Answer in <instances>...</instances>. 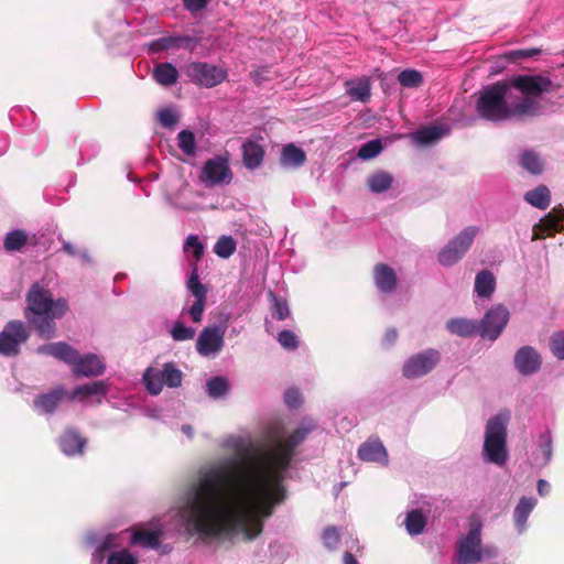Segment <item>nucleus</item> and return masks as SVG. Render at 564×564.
Listing matches in <instances>:
<instances>
[{
	"label": "nucleus",
	"mask_w": 564,
	"mask_h": 564,
	"mask_svg": "<svg viewBox=\"0 0 564 564\" xmlns=\"http://www.w3.org/2000/svg\"><path fill=\"white\" fill-rule=\"evenodd\" d=\"M310 432L308 427H299L274 451L246 452L237 462L200 474L180 509L187 530L212 538L236 532L247 540L259 536L263 519L285 499L282 474Z\"/></svg>",
	"instance_id": "f257e3e1"
},
{
	"label": "nucleus",
	"mask_w": 564,
	"mask_h": 564,
	"mask_svg": "<svg viewBox=\"0 0 564 564\" xmlns=\"http://www.w3.org/2000/svg\"><path fill=\"white\" fill-rule=\"evenodd\" d=\"M510 88L506 80H498L485 86L476 101L477 115L487 121L500 122L514 117L532 116L536 110V101L520 99L509 104Z\"/></svg>",
	"instance_id": "f03ea898"
},
{
	"label": "nucleus",
	"mask_w": 564,
	"mask_h": 564,
	"mask_svg": "<svg viewBox=\"0 0 564 564\" xmlns=\"http://www.w3.org/2000/svg\"><path fill=\"white\" fill-rule=\"evenodd\" d=\"M26 307L24 317L32 325L43 339L55 336L56 323L54 319L62 318L68 311V303L65 299H53L52 292L39 282L29 289L25 296Z\"/></svg>",
	"instance_id": "7ed1b4c3"
},
{
	"label": "nucleus",
	"mask_w": 564,
	"mask_h": 564,
	"mask_svg": "<svg viewBox=\"0 0 564 564\" xmlns=\"http://www.w3.org/2000/svg\"><path fill=\"white\" fill-rule=\"evenodd\" d=\"M37 351L73 366L75 377H98L106 370L105 364L97 355L79 356L77 350L64 341L40 346Z\"/></svg>",
	"instance_id": "20e7f679"
},
{
	"label": "nucleus",
	"mask_w": 564,
	"mask_h": 564,
	"mask_svg": "<svg viewBox=\"0 0 564 564\" xmlns=\"http://www.w3.org/2000/svg\"><path fill=\"white\" fill-rule=\"evenodd\" d=\"M508 415L497 414L490 417L486 425L482 446L484 459L488 463L503 466L508 460L507 425Z\"/></svg>",
	"instance_id": "39448f33"
},
{
	"label": "nucleus",
	"mask_w": 564,
	"mask_h": 564,
	"mask_svg": "<svg viewBox=\"0 0 564 564\" xmlns=\"http://www.w3.org/2000/svg\"><path fill=\"white\" fill-rule=\"evenodd\" d=\"M481 529V521L476 517H471L468 533L460 536L456 543L455 564H476L484 558L496 556L494 549L482 547Z\"/></svg>",
	"instance_id": "423d86ee"
},
{
	"label": "nucleus",
	"mask_w": 564,
	"mask_h": 564,
	"mask_svg": "<svg viewBox=\"0 0 564 564\" xmlns=\"http://www.w3.org/2000/svg\"><path fill=\"white\" fill-rule=\"evenodd\" d=\"M478 227L469 226L463 229L438 252L437 259L443 267H452L458 262L471 247Z\"/></svg>",
	"instance_id": "0eeeda50"
},
{
	"label": "nucleus",
	"mask_w": 564,
	"mask_h": 564,
	"mask_svg": "<svg viewBox=\"0 0 564 564\" xmlns=\"http://www.w3.org/2000/svg\"><path fill=\"white\" fill-rule=\"evenodd\" d=\"M506 82L510 90L517 89L523 96L521 99L529 100L551 91L553 86L552 80L543 75H517Z\"/></svg>",
	"instance_id": "6e6552de"
},
{
	"label": "nucleus",
	"mask_w": 564,
	"mask_h": 564,
	"mask_svg": "<svg viewBox=\"0 0 564 564\" xmlns=\"http://www.w3.org/2000/svg\"><path fill=\"white\" fill-rule=\"evenodd\" d=\"M29 336L30 333L23 322H8L0 332V354L7 357L19 355L21 344L25 343Z\"/></svg>",
	"instance_id": "1a4fd4ad"
},
{
	"label": "nucleus",
	"mask_w": 564,
	"mask_h": 564,
	"mask_svg": "<svg viewBox=\"0 0 564 564\" xmlns=\"http://www.w3.org/2000/svg\"><path fill=\"white\" fill-rule=\"evenodd\" d=\"M186 75L197 85L212 88L223 83L227 70L220 66L204 62H194L186 66Z\"/></svg>",
	"instance_id": "9d476101"
},
{
	"label": "nucleus",
	"mask_w": 564,
	"mask_h": 564,
	"mask_svg": "<svg viewBox=\"0 0 564 564\" xmlns=\"http://www.w3.org/2000/svg\"><path fill=\"white\" fill-rule=\"evenodd\" d=\"M440 359V352L435 349H426L413 355L403 365V376L408 379L425 376L436 367Z\"/></svg>",
	"instance_id": "9b49d317"
},
{
	"label": "nucleus",
	"mask_w": 564,
	"mask_h": 564,
	"mask_svg": "<svg viewBox=\"0 0 564 564\" xmlns=\"http://www.w3.org/2000/svg\"><path fill=\"white\" fill-rule=\"evenodd\" d=\"M509 321V312L501 304L491 307L479 321L480 336L489 340H496Z\"/></svg>",
	"instance_id": "f8f14e48"
},
{
	"label": "nucleus",
	"mask_w": 564,
	"mask_h": 564,
	"mask_svg": "<svg viewBox=\"0 0 564 564\" xmlns=\"http://www.w3.org/2000/svg\"><path fill=\"white\" fill-rule=\"evenodd\" d=\"M225 329L219 326L205 327L196 340V350L208 357L219 352L224 347Z\"/></svg>",
	"instance_id": "ddd939ff"
},
{
	"label": "nucleus",
	"mask_w": 564,
	"mask_h": 564,
	"mask_svg": "<svg viewBox=\"0 0 564 564\" xmlns=\"http://www.w3.org/2000/svg\"><path fill=\"white\" fill-rule=\"evenodd\" d=\"M564 229V208H553L540 224L534 226L532 240L544 239Z\"/></svg>",
	"instance_id": "4468645a"
},
{
	"label": "nucleus",
	"mask_w": 564,
	"mask_h": 564,
	"mask_svg": "<svg viewBox=\"0 0 564 564\" xmlns=\"http://www.w3.org/2000/svg\"><path fill=\"white\" fill-rule=\"evenodd\" d=\"M200 178L209 185L228 183L231 178L230 169L223 158L207 160L204 164Z\"/></svg>",
	"instance_id": "2eb2a0df"
},
{
	"label": "nucleus",
	"mask_w": 564,
	"mask_h": 564,
	"mask_svg": "<svg viewBox=\"0 0 564 564\" xmlns=\"http://www.w3.org/2000/svg\"><path fill=\"white\" fill-rule=\"evenodd\" d=\"M541 364V356L532 346H523L514 355V367L523 376L538 372Z\"/></svg>",
	"instance_id": "dca6fc26"
},
{
	"label": "nucleus",
	"mask_w": 564,
	"mask_h": 564,
	"mask_svg": "<svg viewBox=\"0 0 564 564\" xmlns=\"http://www.w3.org/2000/svg\"><path fill=\"white\" fill-rule=\"evenodd\" d=\"M62 452L67 456L83 455L87 440L75 429L67 427L58 440Z\"/></svg>",
	"instance_id": "f3484780"
},
{
	"label": "nucleus",
	"mask_w": 564,
	"mask_h": 564,
	"mask_svg": "<svg viewBox=\"0 0 564 564\" xmlns=\"http://www.w3.org/2000/svg\"><path fill=\"white\" fill-rule=\"evenodd\" d=\"M373 279L378 290L383 293H391L397 288V274L394 270L386 263H378L375 267Z\"/></svg>",
	"instance_id": "a211bd4d"
},
{
	"label": "nucleus",
	"mask_w": 564,
	"mask_h": 564,
	"mask_svg": "<svg viewBox=\"0 0 564 564\" xmlns=\"http://www.w3.org/2000/svg\"><path fill=\"white\" fill-rule=\"evenodd\" d=\"M306 162V153L295 145L289 143L283 145L280 155V164L285 169H299Z\"/></svg>",
	"instance_id": "6ab92c4d"
},
{
	"label": "nucleus",
	"mask_w": 564,
	"mask_h": 564,
	"mask_svg": "<svg viewBox=\"0 0 564 564\" xmlns=\"http://www.w3.org/2000/svg\"><path fill=\"white\" fill-rule=\"evenodd\" d=\"M449 333L460 337L480 336V327L478 321L467 318H451L446 323Z\"/></svg>",
	"instance_id": "aec40b11"
},
{
	"label": "nucleus",
	"mask_w": 564,
	"mask_h": 564,
	"mask_svg": "<svg viewBox=\"0 0 564 564\" xmlns=\"http://www.w3.org/2000/svg\"><path fill=\"white\" fill-rule=\"evenodd\" d=\"M358 456L365 462H383L388 454L383 444L379 440H368L360 445Z\"/></svg>",
	"instance_id": "412c9836"
},
{
	"label": "nucleus",
	"mask_w": 564,
	"mask_h": 564,
	"mask_svg": "<svg viewBox=\"0 0 564 564\" xmlns=\"http://www.w3.org/2000/svg\"><path fill=\"white\" fill-rule=\"evenodd\" d=\"M108 391V384L105 381H94L77 386L72 391L69 399L83 401L93 395L104 397Z\"/></svg>",
	"instance_id": "4be33fe9"
},
{
	"label": "nucleus",
	"mask_w": 564,
	"mask_h": 564,
	"mask_svg": "<svg viewBox=\"0 0 564 564\" xmlns=\"http://www.w3.org/2000/svg\"><path fill=\"white\" fill-rule=\"evenodd\" d=\"M263 158L264 150L259 143L248 140L242 144V159L247 169H257L261 165Z\"/></svg>",
	"instance_id": "5701e85b"
},
{
	"label": "nucleus",
	"mask_w": 564,
	"mask_h": 564,
	"mask_svg": "<svg viewBox=\"0 0 564 564\" xmlns=\"http://www.w3.org/2000/svg\"><path fill=\"white\" fill-rule=\"evenodd\" d=\"M65 393L63 388H56L47 393L40 394L34 399V406L45 413H53L65 397Z\"/></svg>",
	"instance_id": "b1692460"
},
{
	"label": "nucleus",
	"mask_w": 564,
	"mask_h": 564,
	"mask_svg": "<svg viewBox=\"0 0 564 564\" xmlns=\"http://www.w3.org/2000/svg\"><path fill=\"white\" fill-rule=\"evenodd\" d=\"M496 290V278L489 270H481L475 278V292L480 299H490Z\"/></svg>",
	"instance_id": "393cba45"
},
{
	"label": "nucleus",
	"mask_w": 564,
	"mask_h": 564,
	"mask_svg": "<svg viewBox=\"0 0 564 564\" xmlns=\"http://www.w3.org/2000/svg\"><path fill=\"white\" fill-rule=\"evenodd\" d=\"M345 85L347 87V95L352 100L366 102L370 99L371 86L368 78H360L356 85H354V82L347 80Z\"/></svg>",
	"instance_id": "a878e982"
},
{
	"label": "nucleus",
	"mask_w": 564,
	"mask_h": 564,
	"mask_svg": "<svg viewBox=\"0 0 564 564\" xmlns=\"http://www.w3.org/2000/svg\"><path fill=\"white\" fill-rule=\"evenodd\" d=\"M153 78L163 86H171L177 82L178 72L171 63H161L153 69Z\"/></svg>",
	"instance_id": "bb28decb"
},
{
	"label": "nucleus",
	"mask_w": 564,
	"mask_h": 564,
	"mask_svg": "<svg viewBox=\"0 0 564 564\" xmlns=\"http://www.w3.org/2000/svg\"><path fill=\"white\" fill-rule=\"evenodd\" d=\"M524 199L539 209H546L551 200L550 189L545 185H539L527 192Z\"/></svg>",
	"instance_id": "cd10ccee"
},
{
	"label": "nucleus",
	"mask_w": 564,
	"mask_h": 564,
	"mask_svg": "<svg viewBox=\"0 0 564 564\" xmlns=\"http://www.w3.org/2000/svg\"><path fill=\"white\" fill-rule=\"evenodd\" d=\"M160 530L139 529L133 532L131 542L132 544H141L145 547L156 549L160 544Z\"/></svg>",
	"instance_id": "c85d7f7f"
},
{
	"label": "nucleus",
	"mask_w": 564,
	"mask_h": 564,
	"mask_svg": "<svg viewBox=\"0 0 564 564\" xmlns=\"http://www.w3.org/2000/svg\"><path fill=\"white\" fill-rule=\"evenodd\" d=\"M536 501L533 498L522 497L514 508L513 520L516 525L521 530L527 523V520L535 507Z\"/></svg>",
	"instance_id": "c756f323"
},
{
	"label": "nucleus",
	"mask_w": 564,
	"mask_h": 564,
	"mask_svg": "<svg viewBox=\"0 0 564 564\" xmlns=\"http://www.w3.org/2000/svg\"><path fill=\"white\" fill-rule=\"evenodd\" d=\"M404 525L411 535L421 534L426 525V517L422 510L413 509L408 512Z\"/></svg>",
	"instance_id": "7c9ffc66"
},
{
	"label": "nucleus",
	"mask_w": 564,
	"mask_h": 564,
	"mask_svg": "<svg viewBox=\"0 0 564 564\" xmlns=\"http://www.w3.org/2000/svg\"><path fill=\"white\" fill-rule=\"evenodd\" d=\"M442 129L440 127H424L411 134L412 140L421 145H429L441 139Z\"/></svg>",
	"instance_id": "2f4dec72"
},
{
	"label": "nucleus",
	"mask_w": 564,
	"mask_h": 564,
	"mask_svg": "<svg viewBox=\"0 0 564 564\" xmlns=\"http://www.w3.org/2000/svg\"><path fill=\"white\" fill-rule=\"evenodd\" d=\"M392 176L390 173L384 171H379L373 174H371L368 180L367 184L371 192L373 193H382L388 191L392 185Z\"/></svg>",
	"instance_id": "473e14b6"
},
{
	"label": "nucleus",
	"mask_w": 564,
	"mask_h": 564,
	"mask_svg": "<svg viewBox=\"0 0 564 564\" xmlns=\"http://www.w3.org/2000/svg\"><path fill=\"white\" fill-rule=\"evenodd\" d=\"M28 234L22 229H15L7 234L3 248L8 252L20 251L28 243Z\"/></svg>",
	"instance_id": "72a5a7b5"
},
{
	"label": "nucleus",
	"mask_w": 564,
	"mask_h": 564,
	"mask_svg": "<svg viewBox=\"0 0 564 564\" xmlns=\"http://www.w3.org/2000/svg\"><path fill=\"white\" fill-rule=\"evenodd\" d=\"M192 268L193 270L187 281V289L191 291V293L195 296L196 300L206 301L207 288L199 281L197 265L195 263H192Z\"/></svg>",
	"instance_id": "f704fd0d"
},
{
	"label": "nucleus",
	"mask_w": 564,
	"mask_h": 564,
	"mask_svg": "<svg viewBox=\"0 0 564 564\" xmlns=\"http://www.w3.org/2000/svg\"><path fill=\"white\" fill-rule=\"evenodd\" d=\"M206 390L210 398L219 399L227 394L229 390V383L224 377H213L207 381Z\"/></svg>",
	"instance_id": "c9c22d12"
},
{
	"label": "nucleus",
	"mask_w": 564,
	"mask_h": 564,
	"mask_svg": "<svg viewBox=\"0 0 564 564\" xmlns=\"http://www.w3.org/2000/svg\"><path fill=\"white\" fill-rule=\"evenodd\" d=\"M164 384L171 388H177L182 384L183 373L173 362H167L160 370Z\"/></svg>",
	"instance_id": "e433bc0d"
},
{
	"label": "nucleus",
	"mask_w": 564,
	"mask_h": 564,
	"mask_svg": "<svg viewBox=\"0 0 564 564\" xmlns=\"http://www.w3.org/2000/svg\"><path fill=\"white\" fill-rule=\"evenodd\" d=\"M521 166L532 174H541L543 171V162L534 151H525L522 154Z\"/></svg>",
	"instance_id": "4c0bfd02"
},
{
	"label": "nucleus",
	"mask_w": 564,
	"mask_h": 564,
	"mask_svg": "<svg viewBox=\"0 0 564 564\" xmlns=\"http://www.w3.org/2000/svg\"><path fill=\"white\" fill-rule=\"evenodd\" d=\"M143 380L151 394L156 395L162 391L164 381L160 370L153 371L152 369H148L143 376Z\"/></svg>",
	"instance_id": "58836bf2"
},
{
	"label": "nucleus",
	"mask_w": 564,
	"mask_h": 564,
	"mask_svg": "<svg viewBox=\"0 0 564 564\" xmlns=\"http://www.w3.org/2000/svg\"><path fill=\"white\" fill-rule=\"evenodd\" d=\"M236 248V241L231 236H223L217 240L214 251L218 257L226 259L235 253Z\"/></svg>",
	"instance_id": "ea45409f"
},
{
	"label": "nucleus",
	"mask_w": 564,
	"mask_h": 564,
	"mask_svg": "<svg viewBox=\"0 0 564 564\" xmlns=\"http://www.w3.org/2000/svg\"><path fill=\"white\" fill-rule=\"evenodd\" d=\"M269 297L272 301V316L279 321L286 319L291 314L288 302L272 291L269 292Z\"/></svg>",
	"instance_id": "a19ab883"
},
{
	"label": "nucleus",
	"mask_w": 564,
	"mask_h": 564,
	"mask_svg": "<svg viewBox=\"0 0 564 564\" xmlns=\"http://www.w3.org/2000/svg\"><path fill=\"white\" fill-rule=\"evenodd\" d=\"M398 80L403 87L416 88L423 84V76L419 70L405 69L399 74Z\"/></svg>",
	"instance_id": "79ce46f5"
},
{
	"label": "nucleus",
	"mask_w": 564,
	"mask_h": 564,
	"mask_svg": "<svg viewBox=\"0 0 564 564\" xmlns=\"http://www.w3.org/2000/svg\"><path fill=\"white\" fill-rule=\"evenodd\" d=\"M383 147L381 140L375 139L369 142L364 143L358 150V158L361 160H371L379 155L382 151Z\"/></svg>",
	"instance_id": "37998d69"
},
{
	"label": "nucleus",
	"mask_w": 564,
	"mask_h": 564,
	"mask_svg": "<svg viewBox=\"0 0 564 564\" xmlns=\"http://www.w3.org/2000/svg\"><path fill=\"white\" fill-rule=\"evenodd\" d=\"M178 148L187 155H194L196 151L195 135L189 130H182L177 134Z\"/></svg>",
	"instance_id": "c03bdc74"
},
{
	"label": "nucleus",
	"mask_w": 564,
	"mask_h": 564,
	"mask_svg": "<svg viewBox=\"0 0 564 564\" xmlns=\"http://www.w3.org/2000/svg\"><path fill=\"white\" fill-rule=\"evenodd\" d=\"M184 252H192L195 259V264L203 258L205 248L204 245L199 241L198 236L191 235L186 238L184 243Z\"/></svg>",
	"instance_id": "a18cd8bd"
},
{
	"label": "nucleus",
	"mask_w": 564,
	"mask_h": 564,
	"mask_svg": "<svg viewBox=\"0 0 564 564\" xmlns=\"http://www.w3.org/2000/svg\"><path fill=\"white\" fill-rule=\"evenodd\" d=\"M189 43L191 42V37L188 36H178V37H174V36H169V37H162V39H159L158 41H155L153 44H152V50L154 52H159V51H162V50H167V48H171V47H177L181 45V43Z\"/></svg>",
	"instance_id": "49530a36"
},
{
	"label": "nucleus",
	"mask_w": 564,
	"mask_h": 564,
	"mask_svg": "<svg viewBox=\"0 0 564 564\" xmlns=\"http://www.w3.org/2000/svg\"><path fill=\"white\" fill-rule=\"evenodd\" d=\"M195 334L194 328L185 326L182 322H176L171 329V336L175 341L191 340Z\"/></svg>",
	"instance_id": "de8ad7c7"
},
{
	"label": "nucleus",
	"mask_w": 564,
	"mask_h": 564,
	"mask_svg": "<svg viewBox=\"0 0 564 564\" xmlns=\"http://www.w3.org/2000/svg\"><path fill=\"white\" fill-rule=\"evenodd\" d=\"M550 350L557 358L564 359V330L554 332L550 337Z\"/></svg>",
	"instance_id": "09e8293b"
},
{
	"label": "nucleus",
	"mask_w": 564,
	"mask_h": 564,
	"mask_svg": "<svg viewBox=\"0 0 564 564\" xmlns=\"http://www.w3.org/2000/svg\"><path fill=\"white\" fill-rule=\"evenodd\" d=\"M107 564H138V558L128 550L113 552L108 556Z\"/></svg>",
	"instance_id": "8fccbe9b"
},
{
	"label": "nucleus",
	"mask_w": 564,
	"mask_h": 564,
	"mask_svg": "<svg viewBox=\"0 0 564 564\" xmlns=\"http://www.w3.org/2000/svg\"><path fill=\"white\" fill-rule=\"evenodd\" d=\"M279 344L288 350H295L299 347L297 336L289 329H284L278 335Z\"/></svg>",
	"instance_id": "3c124183"
},
{
	"label": "nucleus",
	"mask_w": 564,
	"mask_h": 564,
	"mask_svg": "<svg viewBox=\"0 0 564 564\" xmlns=\"http://www.w3.org/2000/svg\"><path fill=\"white\" fill-rule=\"evenodd\" d=\"M158 120L161 123V126L169 129H173L177 123V117L175 112L169 108L159 110Z\"/></svg>",
	"instance_id": "603ef678"
},
{
	"label": "nucleus",
	"mask_w": 564,
	"mask_h": 564,
	"mask_svg": "<svg viewBox=\"0 0 564 564\" xmlns=\"http://www.w3.org/2000/svg\"><path fill=\"white\" fill-rule=\"evenodd\" d=\"M339 540H340V535L338 533V530L335 528V527H327L325 528L324 532H323V541H324V544L333 550L337 546V544L339 543Z\"/></svg>",
	"instance_id": "864d4df0"
},
{
	"label": "nucleus",
	"mask_w": 564,
	"mask_h": 564,
	"mask_svg": "<svg viewBox=\"0 0 564 564\" xmlns=\"http://www.w3.org/2000/svg\"><path fill=\"white\" fill-rule=\"evenodd\" d=\"M250 77L257 86H260L263 82L272 79L271 70L268 66L259 67L250 73Z\"/></svg>",
	"instance_id": "5fc2aeb1"
},
{
	"label": "nucleus",
	"mask_w": 564,
	"mask_h": 564,
	"mask_svg": "<svg viewBox=\"0 0 564 564\" xmlns=\"http://www.w3.org/2000/svg\"><path fill=\"white\" fill-rule=\"evenodd\" d=\"M284 401L289 408L296 409L302 403L301 393L294 388L288 389L284 393Z\"/></svg>",
	"instance_id": "6e6d98bb"
},
{
	"label": "nucleus",
	"mask_w": 564,
	"mask_h": 564,
	"mask_svg": "<svg viewBox=\"0 0 564 564\" xmlns=\"http://www.w3.org/2000/svg\"><path fill=\"white\" fill-rule=\"evenodd\" d=\"M206 306V301L196 300L188 310V314L194 323H199L203 318V313Z\"/></svg>",
	"instance_id": "4d7b16f0"
},
{
	"label": "nucleus",
	"mask_w": 564,
	"mask_h": 564,
	"mask_svg": "<svg viewBox=\"0 0 564 564\" xmlns=\"http://www.w3.org/2000/svg\"><path fill=\"white\" fill-rule=\"evenodd\" d=\"M541 53L540 48H524V50H517L510 53V57L513 59H524V58H531Z\"/></svg>",
	"instance_id": "13d9d810"
},
{
	"label": "nucleus",
	"mask_w": 564,
	"mask_h": 564,
	"mask_svg": "<svg viewBox=\"0 0 564 564\" xmlns=\"http://www.w3.org/2000/svg\"><path fill=\"white\" fill-rule=\"evenodd\" d=\"M184 8L191 12H197L207 6V0H183Z\"/></svg>",
	"instance_id": "bf43d9fd"
},
{
	"label": "nucleus",
	"mask_w": 564,
	"mask_h": 564,
	"mask_svg": "<svg viewBox=\"0 0 564 564\" xmlns=\"http://www.w3.org/2000/svg\"><path fill=\"white\" fill-rule=\"evenodd\" d=\"M397 338H398L397 329L395 328H389V329H387V332L384 334L383 341L387 345H393L395 343Z\"/></svg>",
	"instance_id": "052dcab7"
},
{
	"label": "nucleus",
	"mask_w": 564,
	"mask_h": 564,
	"mask_svg": "<svg viewBox=\"0 0 564 564\" xmlns=\"http://www.w3.org/2000/svg\"><path fill=\"white\" fill-rule=\"evenodd\" d=\"M550 490H551V486L546 480L540 479L538 481V492L540 496H542V497L546 496L550 492Z\"/></svg>",
	"instance_id": "680f3d73"
},
{
	"label": "nucleus",
	"mask_w": 564,
	"mask_h": 564,
	"mask_svg": "<svg viewBox=\"0 0 564 564\" xmlns=\"http://www.w3.org/2000/svg\"><path fill=\"white\" fill-rule=\"evenodd\" d=\"M63 250L69 254V256H76L77 254V250L75 249V247L68 242V241H64L63 242Z\"/></svg>",
	"instance_id": "e2e57ef3"
},
{
	"label": "nucleus",
	"mask_w": 564,
	"mask_h": 564,
	"mask_svg": "<svg viewBox=\"0 0 564 564\" xmlns=\"http://www.w3.org/2000/svg\"><path fill=\"white\" fill-rule=\"evenodd\" d=\"M344 564H359V563L350 552H346L344 554Z\"/></svg>",
	"instance_id": "0e129e2a"
},
{
	"label": "nucleus",
	"mask_w": 564,
	"mask_h": 564,
	"mask_svg": "<svg viewBox=\"0 0 564 564\" xmlns=\"http://www.w3.org/2000/svg\"><path fill=\"white\" fill-rule=\"evenodd\" d=\"M182 431L186 433L188 436H192L193 430L191 425H183Z\"/></svg>",
	"instance_id": "69168bd1"
},
{
	"label": "nucleus",
	"mask_w": 564,
	"mask_h": 564,
	"mask_svg": "<svg viewBox=\"0 0 564 564\" xmlns=\"http://www.w3.org/2000/svg\"><path fill=\"white\" fill-rule=\"evenodd\" d=\"M110 546V543H109V539H107L106 541H104L102 543V549H108Z\"/></svg>",
	"instance_id": "338daca9"
}]
</instances>
